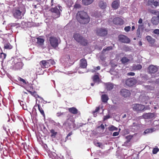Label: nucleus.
I'll use <instances>...</instances> for the list:
<instances>
[{"instance_id": "obj_1", "label": "nucleus", "mask_w": 159, "mask_h": 159, "mask_svg": "<svg viewBox=\"0 0 159 159\" xmlns=\"http://www.w3.org/2000/svg\"><path fill=\"white\" fill-rule=\"evenodd\" d=\"M76 18L80 23L86 24L89 23L90 19L87 13L84 11H78L76 14Z\"/></svg>"}, {"instance_id": "obj_2", "label": "nucleus", "mask_w": 159, "mask_h": 159, "mask_svg": "<svg viewBox=\"0 0 159 159\" xmlns=\"http://www.w3.org/2000/svg\"><path fill=\"white\" fill-rule=\"evenodd\" d=\"M73 37L74 39L78 42L84 46H86L87 44V41L84 39L83 37L79 34L75 33L74 36Z\"/></svg>"}, {"instance_id": "obj_3", "label": "nucleus", "mask_w": 159, "mask_h": 159, "mask_svg": "<svg viewBox=\"0 0 159 159\" xmlns=\"http://www.w3.org/2000/svg\"><path fill=\"white\" fill-rule=\"evenodd\" d=\"M25 10L15 9L13 10L12 13L14 17L15 18L19 19L22 18L25 14Z\"/></svg>"}, {"instance_id": "obj_4", "label": "nucleus", "mask_w": 159, "mask_h": 159, "mask_svg": "<svg viewBox=\"0 0 159 159\" xmlns=\"http://www.w3.org/2000/svg\"><path fill=\"white\" fill-rule=\"evenodd\" d=\"M62 7L61 6H58V8L57 7H55L54 8H52L50 11L52 13H54L55 15L54 17L56 18H57L60 16V11H61Z\"/></svg>"}, {"instance_id": "obj_5", "label": "nucleus", "mask_w": 159, "mask_h": 159, "mask_svg": "<svg viewBox=\"0 0 159 159\" xmlns=\"http://www.w3.org/2000/svg\"><path fill=\"white\" fill-rule=\"evenodd\" d=\"M49 41L51 46L54 48H57L58 45V39L55 37L51 36L49 37Z\"/></svg>"}, {"instance_id": "obj_6", "label": "nucleus", "mask_w": 159, "mask_h": 159, "mask_svg": "<svg viewBox=\"0 0 159 159\" xmlns=\"http://www.w3.org/2000/svg\"><path fill=\"white\" fill-rule=\"evenodd\" d=\"M133 110L136 111H143L145 107L144 105L139 104H134L132 105Z\"/></svg>"}, {"instance_id": "obj_7", "label": "nucleus", "mask_w": 159, "mask_h": 159, "mask_svg": "<svg viewBox=\"0 0 159 159\" xmlns=\"http://www.w3.org/2000/svg\"><path fill=\"white\" fill-rule=\"evenodd\" d=\"M96 31L97 34L99 36H105L107 34V31L105 28H98Z\"/></svg>"}, {"instance_id": "obj_8", "label": "nucleus", "mask_w": 159, "mask_h": 159, "mask_svg": "<svg viewBox=\"0 0 159 159\" xmlns=\"http://www.w3.org/2000/svg\"><path fill=\"white\" fill-rule=\"evenodd\" d=\"M118 38L119 41L123 43H128L130 42V39L127 36L124 35H119Z\"/></svg>"}, {"instance_id": "obj_9", "label": "nucleus", "mask_w": 159, "mask_h": 159, "mask_svg": "<svg viewBox=\"0 0 159 159\" xmlns=\"http://www.w3.org/2000/svg\"><path fill=\"white\" fill-rule=\"evenodd\" d=\"M136 82V80L134 78H132L127 79L125 83L127 86L130 87L134 85Z\"/></svg>"}, {"instance_id": "obj_10", "label": "nucleus", "mask_w": 159, "mask_h": 159, "mask_svg": "<svg viewBox=\"0 0 159 159\" xmlns=\"http://www.w3.org/2000/svg\"><path fill=\"white\" fill-rule=\"evenodd\" d=\"M120 93L121 95L124 98L129 97L131 94L130 91L125 89H121Z\"/></svg>"}, {"instance_id": "obj_11", "label": "nucleus", "mask_w": 159, "mask_h": 159, "mask_svg": "<svg viewBox=\"0 0 159 159\" xmlns=\"http://www.w3.org/2000/svg\"><path fill=\"white\" fill-rule=\"evenodd\" d=\"M113 23L115 25H122L124 24V21L120 17L114 18L113 20Z\"/></svg>"}, {"instance_id": "obj_12", "label": "nucleus", "mask_w": 159, "mask_h": 159, "mask_svg": "<svg viewBox=\"0 0 159 159\" xmlns=\"http://www.w3.org/2000/svg\"><path fill=\"white\" fill-rule=\"evenodd\" d=\"M38 107L39 110L41 114L42 115V116L45 117V114L43 110V108L41 107L40 105L39 104H36L34 106V107L33 108V110H34L35 111H36V109L35 107Z\"/></svg>"}, {"instance_id": "obj_13", "label": "nucleus", "mask_w": 159, "mask_h": 159, "mask_svg": "<svg viewBox=\"0 0 159 159\" xmlns=\"http://www.w3.org/2000/svg\"><path fill=\"white\" fill-rule=\"evenodd\" d=\"M149 72L151 74H154L157 72L158 70L157 66L153 65H150L148 67Z\"/></svg>"}, {"instance_id": "obj_14", "label": "nucleus", "mask_w": 159, "mask_h": 159, "mask_svg": "<svg viewBox=\"0 0 159 159\" xmlns=\"http://www.w3.org/2000/svg\"><path fill=\"white\" fill-rule=\"evenodd\" d=\"M87 65V61L85 58H83L80 60V67L81 68H85Z\"/></svg>"}, {"instance_id": "obj_15", "label": "nucleus", "mask_w": 159, "mask_h": 159, "mask_svg": "<svg viewBox=\"0 0 159 159\" xmlns=\"http://www.w3.org/2000/svg\"><path fill=\"white\" fill-rule=\"evenodd\" d=\"M47 60H42L40 61V64L43 68H48L50 66Z\"/></svg>"}, {"instance_id": "obj_16", "label": "nucleus", "mask_w": 159, "mask_h": 159, "mask_svg": "<svg viewBox=\"0 0 159 159\" xmlns=\"http://www.w3.org/2000/svg\"><path fill=\"white\" fill-rule=\"evenodd\" d=\"M22 63L21 62H17L13 66V67L16 70H20L22 69Z\"/></svg>"}, {"instance_id": "obj_17", "label": "nucleus", "mask_w": 159, "mask_h": 159, "mask_svg": "<svg viewBox=\"0 0 159 159\" xmlns=\"http://www.w3.org/2000/svg\"><path fill=\"white\" fill-rule=\"evenodd\" d=\"M105 85L106 89L107 91L112 90L114 87L113 84L110 83H106L105 84Z\"/></svg>"}, {"instance_id": "obj_18", "label": "nucleus", "mask_w": 159, "mask_h": 159, "mask_svg": "<svg viewBox=\"0 0 159 159\" xmlns=\"http://www.w3.org/2000/svg\"><path fill=\"white\" fill-rule=\"evenodd\" d=\"M68 110L70 113L73 114H77L78 112V110L74 107L69 108Z\"/></svg>"}, {"instance_id": "obj_19", "label": "nucleus", "mask_w": 159, "mask_h": 159, "mask_svg": "<svg viewBox=\"0 0 159 159\" xmlns=\"http://www.w3.org/2000/svg\"><path fill=\"white\" fill-rule=\"evenodd\" d=\"M142 116L144 119H150L152 118L154 116V114L153 113H144Z\"/></svg>"}, {"instance_id": "obj_20", "label": "nucleus", "mask_w": 159, "mask_h": 159, "mask_svg": "<svg viewBox=\"0 0 159 159\" xmlns=\"http://www.w3.org/2000/svg\"><path fill=\"white\" fill-rule=\"evenodd\" d=\"M119 4L120 2L119 1H114L112 2L111 6L113 8L116 9L118 8Z\"/></svg>"}, {"instance_id": "obj_21", "label": "nucleus", "mask_w": 159, "mask_h": 159, "mask_svg": "<svg viewBox=\"0 0 159 159\" xmlns=\"http://www.w3.org/2000/svg\"><path fill=\"white\" fill-rule=\"evenodd\" d=\"M17 79L18 80V82H20L21 84L24 85H27L28 84V82L26 81V80L21 77L18 76L17 77Z\"/></svg>"}, {"instance_id": "obj_22", "label": "nucleus", "mask_w": 159, "mask_h": 159, "mask_svg": "<svg viewBox=\"0 0 159 159\" xmlns=\"http://www.w3.org/2000/svg\"><path fill=\"white\" fill-rule=\"evenodd\" d=\"M151 22L153 24L155 25H158L159 23V20L157 17L153 16L151 19Z\"/></svg>"}, {"instance_id": "obj_23", "label": "nucleus", "mask_w": 159, "mask_h": 159, "mask_svg": "<svg viewBox=\"0 0 159 159\" xmlns=\"http://www.w3.org/2000/svg\"><path fill=\"white\" fill-rule=\"evenodd\" d=\"M101 99L103 102L106 103L109 99V98L107 94H105L101 96Z\"/></svg>"}, {"instance_id": "obj_24", "label": "nucleus", "mask_w": 159, "mask_h": 159, "mask_svg": "<svg viewBox=\"0 0 159 159\" xmlns=\"http://www.w3.org/2000/svg\"><path fill=\"white\" fill-rule=\"evenodd\" d=\"M36 39H37V43L38 44L41 46L43 45L44 42V40L43 39L38 37Z\"/></svg>"}, {"instance_id": "obj_25", "label": "nucleus", "mask_w": 159, "mask_h": 159, "mask_svg": "<svg viewBox=\"0 0 159 159\" xmlns=\"http://www.w3.org/2000/svg\"><path fill=\"white\" fill-rule=\"evenodd\" d=\"M99 7L102 9H105L107 6L106 3L103 1H101L99 3Z\"/></svg>"}, {"instance_id": "obj_26", "label": "nucleus", "mask_w": 159, "mask_h": 159, "mask_svg": "<svg viewBox=\"0 0 159 159\" xmlns=\"http://www.w3.org/2000/svg\"><path fill=\"white\" fill-rule=\"evenodd\" d=\"M142 68V66L140 64L133 65L132 66V69L134 70H139Z\"/></svg>"}, {"instance_id": "obj_27", "label": "nucleus", "mask_w": 159, "mask_h": 159, "mask_svg": "<svg viewBox=\"0 0 159 159\" xmlns=\"http://www.w3.org/2000/svg\"><path fill=\"white\" fill-rule=\"evenodd\" d=\"M92 79L93 81L95 82L99 83L100 80L99 77L97 75H94Z\"/></svg>"}, {"instance_id": "obj_28", "label": "nucleus", "mask_w": 159, "mask_h": 159, "mask_svg": "<svg viewBox=\"0 0 159 159\" xmlns=\"http://www.w3.org/2000/svg\"><path fill=\"white\" fill-rule=\"evenodd\" d=\"M146 38L148 42L150 43H153L155 42V40L150 36H147Z\"/></svg>"}, {"instance_id": "obj_29", "label": "nucleus", "mask_w": 159, "mask_h": 159, "mask_svg": "<svg viewBox=\"0 0 159 159\" xmlns=\"http://www.w3.org/2000/svg\"><path fill=\"white\" fill-rule=\"evenodd\" d=\"M93 0H82L83 4L85 5H88L91 4Z\"/></svg>"}, {"instance_id": "obj_30", "label": "nucleus", "mask_w": 159, "mask_h": 159, "mask_svg": "<svg viewBox=\"0 0 159 159\" xmlns=\"http://www.w3.org/2000/svg\"><path fill=\"white\" fill-rule=\"evenodd\" d=\"M12 48V46L9 43H7L4 44V48L5 49H10Z\"/></svg>"}, {"instance_id": "obj_31", "label": "nucleus", "mask_w": 159, "mask_h": 159, "mask_svg": "<svg viewBox=\"0 0 159 159\" xmlns=\"http://www.w3.org/2000/svg\"><path fill=\"white\" fill-rule=\"evenodd\" d=\"M120 61L122 64H125L127 62H128L130 61V60L127 57H124L122 58Z\"/></svg>"}, {"instance_id": "obj_32", "label": "nucleus", "mask_w": 159, "mask_h": 159, "mask_svg": "<svg viewBox=\"0 0 159 159\" xmlns=\"http://www.w3.org/2000/svg\"><path fill=\"white\" fill-rule=\"evenodd\" d=\"M39 140V142L40 144L42 145V146L45 149H46L47 148H48V146H47V144L45 143L46 142H44L42 140Z\"/></svg>"}, {"instance_id": "obj_33", "label": "nucleus", "mask_w": 159, "mask_h": 159, "mask_svg": "<svg viewBox=\"0 0 159 159\" xmlns=\"http://www.w3.org/2000/svg\"><path fill=\"white\" fill-rule=\"evenodd\" d=\"M144 23L145 24H147L148 26L149 27V28H145L144 29V31L146 32H148L151 30V28L150 27L151 25V24L150 23L148 22V20H147Z\"/></svg>"}, {"instance_id": "obj_34", "label": "nucleus", "mask_w": 159, "mask_h": 159, "mask_svg": "<svg viewBox=\"0 0 159 159\" xmlns=\"http://www.w3.org/2000/svg\"><path fill=\"white\" fill-rule=\"evenodd\" d=\"M145 88L148 91L153 90L155 88L153 85H146Z\"/></svg>"}, {"instance_id": "obj_35", "label": "nucleus", "mask_w": 159, "mask_h": 159, "mask_svg": "<svg viewBox=\"0 0 159 159\" xmlns=\"http://www.w3.org/2000/svg\"><path fill=\"white\" fill-rule=\"evenodd\" d=\"M108 129L110 131L117 130L118 128L113 125H111L108 127Z\"/></svg>"}, {"instance_id": "obj_36", "label": "nucleus", "mask_w": 159, "mask_h": 159, "mask_svg": "<svg viewBox=\"0 0 159 159\" xmlns=\"http://www.w3.org/2000/svg\"><path fill=\"white\" fill-rule=\"evenodd\" d=\"M6 56L7 54L2 52L0 53V59L3 61L6 58Z\"/></svg>"}, {"instance_id": "obj_37", "label": "nucleus", "mask_w": 159, "mask_h": 159, "mask_svg": "<svg viewBox=\"0 0 159 159\" xmlns=\"http://www.w3.org/2000/svg\"><path fill=\"white\" fill-rule=\"evenodd\" d=\"M154 129L152 128L147 129L145 130L143 134H146L149 133H151L153 131Z\"/></svg>"}, {"instance_id": "obj_38", "label": "nucleus", "mask_w": 159, "mask_h": 159, "mask_svg": "<svg viewBox=\"0 0 159 159\" xmlns=\"http://www.w3.org/2000/svg\"><path fill=\"white\" fill-rule=\"evenodd\" d=\"M149 12L153 15H157L159 14V11L156 10H151Z\"/></svg>"}, {"instance_id": "obj_39", "label": "nucleus", "mask_w": 159, "mask_h": 159, "mask_svg": "<svg viewBox=\"0 0 159 159\" xmlns=\"http://www.w3.org/2000/svg\"><path fill=\"white\" fill-rule=\"evenodd\" d=\"M50 132L51 133V136L53 138H55V136L57 134V132H55L54 129H52L50 130Z\"/></svg>"}, {"instance_id": "obj_40", "label": "nucleus", "mask_w": 159, "mask_h": 159, "mask_svg": "<svg viewBox=\"0 0 159 159\" xmlns=\"http://www.w3.org/2000/svg\"><path fill=\"white\" fill-rule=\"evenodd\" d=\"M81 5L80 4L76 2L74 6L73 10H76L77 9L81 8Z\"/></svg>"}, {"instance_id": "obj_41", "label": "nucleus", "mask_w": 159, "mask_h": 159, "mask_svg": "<svg viewBox=\"0 0 159 159\" xmlns=\"http://www.w3.org/2000/svg\"><path fill=\"white\" fill-rule=\"evenodd\" d=\"M29 92L32 96L36 98L39 97V95L37 94V92L35 91L31 92L30 91H28Z\"/></svg>"}, {"instance_id": "obj_42", "label": "nucleus", "mask_w": 159, "mask_h": 159, "mask_svg": "<svg viewBox=\"0 0 159 159\" xmlns=\"http://www.w3.org/2000/svg\"><path fill=\"white\" fill-rule=\"evenodd\" d=\"M20 24L18 23H12L11 24V27H16V28L18 27H20Z\"/></svg>"}, {"instance_id": "obj_43", "label": "nucleus", "mask_w": 159, "mask_h": 159, "mask_svg": "<svg viewBox=\"0 0 159 159\" xmlns=\"http://www.w3.org/2000/svg\"><path fill=\"white\" fill-rule=\"evenodd\" d=\"M94 144L96 146L99 148H101L102 146L101 143L98 142L97 141H94Z\"/></svg>"}, {"instance_id": "obj_44", "label": "nucleus", "mask_w": 159, "mask_h": 159, "mask_svg": "<svg viewBox=\"0 0 159 159\" xmlns=\"http://www.w3.org/2000/svg\"><path fill=\"white\" fill-rule=\"evenodd\" d=\"M47 61L48 62V63L49 65H50V66L51 65H53L55 63V62L54 61V60H53L51 59H50L49 60H47Z\"/></svg>"}, {"instance_id": "obj_45", "label": "nucleus", "mask_w": 159, "mask_h": 159, "mask_svg": "<svg viewBox=\"0 0 159 159\" xmlns=\"http://www.w3.org/2000/svg\"><path fill=\"white\" fill-rule=\"evenodd\" d=\"M159 151V148H153L152 151L153 154H156Z\"/></svg>"}, {"instance_id": "obj_46", "label": "nucleus", "mask_w": 159, "mask_h": 159, "mask_svg": "<svg viewBox=\"0 0 159 159\" xmlns=\"http://www.w3.org/2000/svg\"><path fill=\"white\" fill-rule=\"evenodd\" d=\"M112 46H109L106 48L105 49H103V51L104 52L106 51H109L111 50L112 49Z\"/></svg>"}, {"instance_id": "obj_47", "label": "nucleus", "mask_w": 159, "mask_h": 159, "mask_svg": "<svg viewBox=\"0 0 159 159\" xmlns=\"http://www.w3.org/2000/svg\"><path fill=\"white\" fill-rule=\"evenodd\" d=\"M130 140H127L126 142H125L124 145L125 146H128L130 145Z\"/></svg>"}, {"instance_id": "obj_48", "label": "nucleus", "mask_w": 159, "mask_h": 159, "mask_svg": "<svg viewBox=\"0 0 159 159\" xmlns=\"http://www.w3.org/2000/svg\"><path fill=\"white\" fill-rule=\"evenodd\" d=\"M140 30L139 29H137L136 32L137 37L139 38L141 37V36Z\"/></svg>"}, {"instance_id": "obj_49", "label": "nucleus", "mask_w": 159, "mask_h": 159, "mask_svg": "<svg viewBox=\"0 0 159 159\" xmlns=\"http://www.w3.org/2000/svg\"><path fill=\"white\" fill-rule=\"evenodd\" d=\"M131 27L130 26H126L124 28V30L125 31L128 32L130 30Z\"/></svg>"}, {"instance_id": "obj_50", "label": "nucleus", "mask_w": 159, "mask_h": 159, "mask_svg": "<svg viewBox=\"0 0 159 159\" xmlns=\"http://www.w3.org/2000/svg\"><path fill=\"white\" fill-rule=\"evenodd\" d=\"M144 25L143 24L142 25H138V29H139V30L141 29L142 30H144Z\"/></svg>"}, {"instance_id": "obj_51", "label": "nucleus", "mask_w": 159, "mask_h": 159, "mask_svg": "<svg viewBox=\"0 0 159 159\" xmlns=\"http://www.w3.org/2000/svg\"><path fill=\"white\" fill-rule=\"evenodd\" d=\"M119 130L120 131V129H119ZM119 134V132H114L113 134V136H118Z\"/></svg>"}, {"instance_id": "obj_52", "label": "nucleus", "mask_w": 159, "mask_h": 159, "mask_svg": "<svg viewBox=\"0 0 159 159\" xmlns=\"http://www.w3.org/2000/svg\"><path fill=\"white\" fill-rule=\"evenodd\" d=\"M156 7H157L159 5V2L157 1H154L153 3H152Z\"/></svg>"}, {"instance_id": "obj_53", "label": "nucleus", "mask_w": 159, "mask_h": 159, "mask_svg": "<svg viewBox=\"0 0 159 159\" xmlns=\"http://www.w3.org/2000/svg\"><path fill=\"white\" fill-rule=\"evenodd\" d=\"M64 114V112H58L57 113L56 115L58 117H59Z\"/></svg>"}, {"instance_id": "obj_54", "label": "nucleus", "mask_w": 159, "mask_h": 159, "mask_svg": "<svg viewBox=\"0 0 159 159\" xmlns=\"http://www.w3.org/2000/svg\"><path fill=\"white\" fill-rule=\"evenodd\" d=\"M153 32L155 34H159V29H155L154 30Z\"/></svg>"}, {"instance_id": "obj_55", "label": "nucleus", "mask_w": 159, "mask_h": 159, "mask_svg": "<svg viewBox=\"0 0 159 159\" xmlns=\"http://www.w3.org/2000/svg\"><path fill=\"white\" fill-rule=\"evenodd\" d=\"M110 116L108 115L106 116H104L103 118V120L105 121L106 120L110 118Z\"/></svg>"}, {"instance_id": "obj_56", "label": "nucleus", "mask_w": 159, "mask_h": 159, "mask_svg": "<svg viewBox=\"0 0 159 159\" xmlns=\"http://www.w3.org/2000/svg\"><path fill=\"white\" fill-rule=\"evenodd\" d=\"M101 128L102 129H105L104 126L103 124H102L100 126H99L97 127L98 128Z\"/></svg>"}, {"instance_id": "obj_57", "label": "nucleus", "mask_w": 159, "mask_h": 159, "mask_svg": "<svg viewBox=\"0 0 159 159\" xmlns=\"http://www.w3.org/2000/svg\"><path fill=\"white\" fill-rule=\"evenodd\" d=\"M135 75V73L133 72H129L127 73V75L129 76H134Z\"/></svg>"}, {"instance_id": "obj_58", "label": "nucleus", "mask_w": 159, "mask_h": 159, "mask_svg": "<svg viewBox=\"0 0 159 159\" xmlns=\"http://www.w3.org/2000/svg\"><path fill=\"white\" fill-rule=\"evenodd\" d=\"M3 129L5 131V134L6 135H7L8 131L7 130V128L5 126H3Z\"/></svg>"}, {"instance_id": "obj_59", "label": "nucleus", "mask_w": 159, "mask_h": 159, "mask_svg": "<svg viewBox=\"0 0 159 159\" xmlns=\"http://www.w3.org/2000/svg\"><path fill=\"white\" fill-rule=\"evenodd\" d=\"M99 109H100V108L99 107H96V109H95V111H93V113H95L97 112L98 111H99Z\"/></svg>"}, {"instance_id": "obj_60", "label": "nucleus", "mask_w": 159, "mask_h": 159, "mask_svg": "<svg viewBox=\"0 0 159 159\" xmlns=\"http://www.w3.org/2000/svg\"><path fill=\"white\" fill-rule=\"evenodd\" d=\"M72 134V132H70L67 135L66 137V139L68 138V137L70 136Z\"/></svg>"}, {"instance_id": "obj_61", "label": "nucleus", "mask_w": 159, "mask_h": 159, "mask_svg": "<svg viewBox=\"0 0 159 159\" xmlns=\"http://www.w3.org/2000/svg\"><path fill=\"white\" fill-rule=\"evenodd\" d=\"M133 137V135H129L126 137L127 139H131Z\"/></svg>"}, {"instance_id": "obj_62", "label": "nucleus", "mask_w": 159, "mask_h": 159, "mask_svg": "<svg viewBox=\"0 0 159 159\" xmlns=\"http://www.w3.org/2000/svg\"><path fill=\"white\" fill-rule=\"evenodd\" d=\"M94 69L96 70H99L100 69V67L99 66H98L96 67H95Z\"/></svg>"}, {"instance_id": "obj_63", "label": "nucleus", "mask_w": 159, "mask_h": 159, "mask_svg": "<svg viewBox=\"0 0 159 159\" xmlns=\"http://www.w3.org/2000/svg\"><path fill=\"white\" fill-rule=\"evenodd\" d=\"M143 22V20L141 18H140L138 21V23L139 24H142Z\"/></svg>"}, {"instance_id": "obj_64", "label": "nucleus", "mask_w": 159, "mask_h": 159, "mask_svg": "<svg viewBox=\"0 0 159 159\" xmlns=\"http://www.w3.org/2000/svg\"><path fill=\"white\" fill-rule=\"evenodd\" d=\"M154 0H149V2L151 3H152L154 1Z\"/></svg>"}]
</instances>
